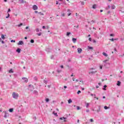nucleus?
Returning <instances> with one entry per match:
<instances>
[{
    "instance_id": "4be33fe9",
    "label": "nucleus",
    "mask_w": 124,
    "mask_h": 124,
    "mask_svg": "<svg viewBox=\"0 0 124 124\" xmlns=\"http://www.w3.org/2000/svg\"><path fill=\"white\" fill-rule=\"evenodd\" d=\"M89 106H90V103H86V108H89Z\"/></svg>"
},
{
    "instance_id": "69168bd1",
    "label": "nucleus",
    "mask_w": 124,
    "mask_h": 124,
    "mask_svg": "<svg viewBox=\"0 0 124 124\" xmlns=\"http://www.w3.org/2000/svg\"><path fill=\"white\" fill-rule=\"evenodd\" d=\"M100 69H102V66H100Z\"/></svg>"
},
{
    "instance_id": "2f4dec72",
    "label": "nucleus",
    "mask_w": 124,
    "mask_h": 124,
    "mask_svg": "<svg viewBox=\"0 0 124 124\" xmlns=\"http://www.w3.org/2000/svg\"><path fill=\"white\" fill-rule=\"evenodd\" d=\"M81 5H84V4H85V2H84V1H81Z\"/></svg>"
},
{
    "instance_id": "e2e57ef3",
    "label": "nucleus",
    "mask_w": 124,
    "mask_h": 124,
    "mask_svg": "<svg viewBox=\"0 0 124 124\" xmlns=\"http://www.w3.org/2000/svg\"><path fill=\"white\" fill-rule=\"evenodd\" d=\"M56 4H59V1H56Z\"/></svg>"
},
{
    "instance_id": "f257e3e1",
    "label": "nucleus",
    "mask_w": 124,
    "mask_h": 124,
    "mask_svg": "<svg viewBox=\"0 0 124 124\" xmlns=\"http://www.w3.org/2000/svg\"><path fill=\"white\" fill-rule=\"evenodd\" d=\"M12 97L15 99H18V97H19V94L18 93H16V92H14L12 93Z\"/></svg>"
},
{
    "instance_id": "13d9d810",
    "label": "nucleus",
    "mask_w": 124,
    "mask_h": 124,
    "mask_svg": "<svg viewBox=\"0 0 124 124\" xmlns=\"http://www.w3.org/2000/svg\"><path fill=\"white\" fill-rule=\"evenodd\" d=\"M48 88H51V85H47Z\"/></svg>"
},
{
    "instance_id": "b1692460",
    "label": "nucleus",
    "mask_w": 124,
    "mask_h": 124,
    "mask_svg": "<svg viewBox=\"0 0 124 124\" xmlns=\"http://www.w3.org/2000/svg\"><path fill=\"white\" fill-rule=\"evenodd\" d=\"M68 102L70 104V103H71V102H72V100H71V99H69Z\"/></svg>"
},
{
    "instance_id": "338daca9",
    "label": "nucleus",
    "mask_w": 124,
    "mask_h": 124,
    "mask_svg": "<svg viewBox=\"0 0 124 124\" xmlns=\"http://www.w3.org/2000/svg\"><path fill=\"white\" fill-rule=\"evenodd\" d=\"M28 29H29V27L27 26L26 27V30H28Z\"/></svg>"
},
{
    "instance_id": "864d4df0",
    "label": "nucleus",
    "mask_w": 124,
    "mask_h": 124,
    "mask_svg": "<svg viewBox=\"0 0 124 124\" xmlns=\"http://www.w3.org/2000/svg\"><path fill=\"white\" fill-rule=\"evenodd\" d=\"M2 70V68L1 67H0V72H1Z\"/></svg>"
},
{
    "instance_id": "c03bdc74",
    "label": "nucleus",
    "mask_w": 124,
    "mask_h": 124,
    "mask_svg": "<svg viewBox=\"0 0 124 124\" xmlns=\"http://www.w3.org/2000/svg\"><path fill=\"white\" fill-rule=\"evenodd\" d=\"M70 15H71V13L70 12L68 13V16H70Z\"/></svg>"
},
{
    "instance_id": "5fc2aeb1",
    "label": "nucleus",
    "mask_w": 124,
    "mask_h": 124,
    "mask_svg": "<svg viewBox=\"0 0 124 124\" xmlns=\"http://www.w3.org/2000/svg\"><path fill=\"white\" fill-rule=\"evenodd\" d=\"M46 28V27H45V26H43L42 29H43L44 30Z\"/></svg>"
},
{
    "instance_id": "dca6fc26",
    "label": "nucleus",
    "mask_w": 124,
    "mask_h": 124,
    "mask_svg": "<svg viewBox=\"0 0 124 124\" xmlns=\"http://www.w3.org/2000/svg\"><path fill=\"white\" fill-rule=\"evenodd\" d=\"M24 0H19L18 3H23Z\"/></svg>"
},
{
    "instance_id": "bb28decb",
    "label": "nucleus",
    "mask_w": 124,
    "mask_h": 124,
    "mask_svg": "<svg viewBox=\"0 0 124 124\" xmlns=\"http://www.w3.org/2000/svg\"><path fill=\"white\" fill-rule=\"evenodd\" d=\"M71 33H70L69 32H67V34H66L67 36H69V35H70Z\"/></svg>"
},
{
    "instance_id": "ddd939ff",
    "label": "nucleus",
    "mask_w": 124,
    "mask_h": 124,
    "mask_svg": "<svg viewBox=\"0 0 124 124\" xmlns=\"http://www.w3.org/2000/svg\"><path fill=\"white\" fill-rule=\"evenodd\" d=\"M33 93H34V94L37 95L38 94V92H37V91L34 90L33 91Z\"/></svg>"
},
{
    "instance_id": "7ed1b4c3",
    "label": "nucleus",
    "mask_w": 124,
    "mask_h": 124,
    "mask_svg": "<svg viewBox=\"0 0 124 124\" xmlns=\"http://www.w3.org/2000/svg\"><path fill=\"white\" fill-rule=\"evenodd\" d=\"M32 8L33 10H37L38 9V7H37L36 5H34L32 6Z\"/></svg>"
},
{
    "instance_id": "c9c22d12",
    "label": "nucleus",
    "mask_w": 124,
    "mask_h": 124,
    "mask_svg": "<svg viewBox=\"0 0 124 124\" xmlns=\"http://www.w3.org/2000/svg\"><path fill=\"white\" fill-rule=\"evenodd\" d=\"M36 32H38V31H39V29L38 28H37L36 29Z\"/></svg>"
},
{
    "instance_id": "8fccbe9b",
    "label": "nucleus",
    "mask_w": 124,
    "mask_h": 124,
    "mask_svg": "<svg viewBox=\"0 0 124 124\" xmlns=\"http://www.w3.org/2000/svg\"><path fill=\"white\" fill-rule=\"evenodd\" d=\"M110 36H114V34H110Z\"/></svg>"
},
{
    "instance_id": "774afa93",
    "label": "nucleus",
    "mask_w": 124,
    "mask_h": 124,
    "mask_svg": "<svg viewBox=\"0 0 124 124\" xmlns=\"http://www.w3.org/2000/svg\"><path fill=\"white\" fill-rule=\"evenodd\" d=\"M100 12H103V10H100Z\"/></svg>"
},
{
    "instance_id": "c756f323",
    "label": "nucleus",
    "mask_w": 124,
    "mask_h": 124,
    "mask_svg": "<svg viewBox=\"0 0 124 124\" xmlns=\"http://www.w3.org/2000/svg\"><path fill=\"white\" fill-rule=\"evenodd\" d=\"M58 73H61L62 72V70H57Z\"/></svg>"
},
{
    "instance_id": "2eb2a0df",
    "label": "nucleus",
    "mask_w": 124,
    "mask_h": 124,
    "mask_svg": "<svg viewBox=\"0 0 124 124\" xmlns=\"http://www.w3.org/2000/svg\"><path fill=\"white\" fill-rule=\"evenodd\" d=\"M103 55L105 57H108V55L107 54H106V53H105V52H103Z\"/></svg>"
},
{
    "instance_id": "a211bd4d",
    "label": "nucleus",
    "mask_w": 124,
    "mask_h": 124,
    "mask_svg": "<svg viewBox=\"0 0 124 124\" xmlns=\"http://www.w3.org/2000/svg\"><path fill=\"white\" fill-rule=\"evenodd\" d=\"M1 37L2 39H3V40L5 39V37H4V35H3V34L1 35Z\"/></svg>"
},
{
    "instance_id": "cd10ccee",
    "label": "nucleus",
    "mask_w": 124,
    "mask_h": 124,
    "mask_svg": "<svg viewBox=\"0 0 124 124\" xmlns=\"http://www.w3.org/2000/svg\"><path fill=\"white\" fill-rule=\"evenodd\" d=\"M30 42L31 43H34V40L33 39H31V41H30Z\"/></svg>"
},
{
    "instance_id": "c85d7f7f",
    "label": "nucleus",
    "mask_w": 124,
    "mask_h": 124,
    "mask_svg": "<svg viewBox=\"0 0 124 124\" xmlns=\"http://www.w3.org/2000/svg\"><path fill=\"white\" fill-rule=\"evenodd\" d=\"M9 112H13V108H10L9 109Z\"/></svg>"
},
{
    "instance_id": "58836bf2",
    "label": "nucleus",
    "mask_w": 124,
    "mask_h": 124,
    "mask_svg": "<svg viewBox=\"0 0 124 124\" xmlns=\"http://www.w3.org/2000/svg\"><path fill=\"white\" fill-rule=\"evenodd\" d=\"M77 93H78V94H79V93H81V91H80V90L78 91Z\"/></svg>"
},
{
    "instance_id": "473e14b6",
    "label": "nucleus",
    "mask_w": 124,
    "mask_h": 124,
    "mask_svg": "<svg viewBox=\"0 0 124 124\" xmlns=\"http://www.w3.org/2000/svg\"><path fill=\"white\" fill-rule=\"evenodd\" d=\"M39 14H40V15H41V16L44 15V14H43V13H41V12H39Z\"/></svg>"
},
{
    "instance_id": "6e6d98bb",
    "label": "nucleus",
    "mask_w": 124,
    "mask_h": 124,
    "mask_svg": "<svg viewBox=\"0 0 124 124\" xmlns=\"http://www.w3.org/2000/svg\"><path fill=\"white\" fill-rule=\"evenodd\" d=\"M77 29H79V25H78L77 27H76Z\"/></svg>"
},
{
    "instance_id": "de8ad7c7",
    "label": "nucleus",
    "mask_w": 124,
    "mask_h": 124,
    "mask_svg": "<svg viewBox=\"0 0 124 124\" xmlns=\"http://www.w3.org/2000/svg\"><path fill=\"white\" fill-rule=\"evenodd\" d=\"M86 112H87V113H89V112H90V110L87 109Z\"/></svg>"
},
{
    "instance_id": "5701e85b",
    "label": "nucleus",
    "mask_w": 124,
    "mask_h": 124,
    "mask_svg": "<svg viewBox=\"0 0 124 124\" xmlns=\"http://www.w3.org/2000/svg\"><path fill=\"white\" fill-rule=\"evenodd\" d=\"M104 88H103V90H104V91H106V89L105 88H107V85H104Z\"/></svg>"
},
{
    "instance_id": "4468645a",
    "label": "nucleus",
    "mask_w": 124,
    "mask_h": 124,
    "mask_svg": "<svg viewBox=\"0 0 124 124\" xmlns=\"http://www.w3.org/2000/svg\"><path fill=\"white\" fill-rule=\"evenodd\" d=\"M14 72V71H13V69H11L9 71V73H13Z\"/></svg>"
},
{
    "instance_id": "680f3d73",
    "label": "nucleus",
    "mask_w": 124,
    "mask_h": 124,
    "mask_svg": "<svg viewBox=\"0 0 124 124\" xmlns=\"http://www.w3.org/2000/svg\"><path fill=\"white\" fill-rule=\"evenodd\" d=\"M61 68H63V65H61Z\"/></svg>"
},
{
    "instance_id": "052dcab7",
    "label": "nucleus",
    "mask_w": 124,
    "mask_h": 124,
    "mask_svg": "<svg viewBox=\"0 0 124 124\" xmlns=\"http://www.w3.org/2000/svg\"><path fill=\"white\" fill-rule=\"evenodd\" d=\"M1 43H2V44H4V41H1Z\"/></svg>"
},
{
    "instance_id": "6ab92c4d",
    "label": "nucleus",
    "mask_w": 124,
    "mask_h": 124,
    "mask_svg": "<svg viewBox=\"0 0 124 124\" xmlns=\"http://www.w3.org/2000/svg\"><path fill=\"white\" fill-rule=\"evenodd\" d=\"M53 114L54 115V116H56V117H58V113H55V111L53 112Z\"/></svg>"
},
{
    "instance_id": "a878e982",
    "label": "nucleus",
    "mask_w": 124,
    "mask_h": 124,
    "mask_svg": "<svg viewBox=\"0 0 124 124\" xmlns=\"http://www.w3.org/2000/svg\"><path fill=\"white\" fill-rule=\"evenodd\" d=\"M93 8L94 9H95L96 8V5L95 4L93 5Z\"/></svg>"
},
{
    "instance_id": "f3484780",
    "label": "nucleus",
    "mask_w": 124,
    "mask_h": 124,
    "mask_svg": "<svg viewBox=\"0 0 124 124\" xmlns=\"http://www.w3.org/2000/svg\"><path fill=\"white\" fill-rule=\"evenodd\" d=\"M45 101L46 102H49V101H50V99L49 98H46L45 99Z\"/></svg>"
},
{
    "instance_id": "423d86ee",
    "label": "nucleus",
    "mask_w": 124,
    "mask_h": 124,
    "mask_svg": "<svg viewBox=\"0 0 124 124\" xmlns=\"http://www.w3.org/2000/svg\"><path fill=\"white\" fill-rule=\"evenodd\" d=\"M23 44H24V42L22 41H19L18 43V45H23Z\"/></svg>"
},
{
    "instance_id": "9b49d317",
    "label": "nucleus",
    "mask_w": 124,
    "mask_h": 124,
    "mask_svg": "<svg viewBox=\"0 0 124 124\" xmlns=\"http://www.w3.org/2000/svg\"><path fill=\"white\" fill-rule=\"evenodd\" d=\"M16 52L18 53V54H20V53H21V49L20 48H17L16 50Z\"/></svg>"
},
{
    "instance_id": "3c124183",
    "label": "nucleus",
    "mask_w": 124,
    "mask_h": 124,
    "mask_svg": "<svg viewBox=\"0 0 124 124\" xmlns=\"http://www.w3.org/2000/svg\"><path fill=\"white\" fill-rule=\"evenodd\" d=\"M89 41H92V38H89Z\"/></svg>"
},
{
    "instance_id": "0eeeda50",
    "label": "nucleus",
    "mask_w": 124,
    "mask_h": 124,
    "mask_svg": "<svg viewBox=\"0 0 124 124\" xmlns=\"http://www.w3.org/2000/svg\"><path fill=\"white\" fill-rule=\"evenodd\" d=\"M60 120H64V122L65 123V122H66V118H65V117H61L60 118Z\"/></svg>"
},
{
    "instance_id": "aec40b11",
    "label": "nucleus",
    "mask_w": 124,
    "mask_h": 124,
    "mask_svg": "<svg viewBox=\"0 0 124 124\" xmlns=\"http://www.w3.org/2000/svg\"><path fill=\"white\" fill-rule=\"evenodd\" d=\"M88 49H89V50H93V47L88 46Z\"/></svg>"
},
{
    "instance_id": "0e129e2a",
    "label": "nucleus",
    "mask_w": 124,
    "mask_h": 124,
    "mask_svg": "<svg viewBox=\"0 0 124 124\" xmlns=\"http://www.w3.org/2000/svg\"><path fill=\"white\" fill-rule=\"evenodd\" d=\"M124 53L122 55H120V57H124Z\"/></svg>"
},
{
    "instance_id": "9d476101",
    "label": "nucleus",
    "mask_w": 124,
    "mask_h": 124,
    "mask_svg": "<svg viewBox=\"0 0 124 124\" xmlns=\"http://www.w3.org/2000/svg\"><path fill=\"white\" fill-rule=\"evenodd\" d=\"M72 41L74 43H76V42L77 41V39L73 38L72 39Z\"/></svg>"
},
{
    "instance_id": "412c9836",
    "label": "nucleus",
    "mask_w": 124,
    "mask_h": 124,
    "mask_svg": "<svg viewBox=\"0 0 124 124\" xmlns=\"http://www.w3.org/2000/svg\"><path fill=\"white\" fill-rule=\"evenodd\" d=\"M46 52H51V49L50 48H46Z\"/></svg>"
},
{
    "instance_id": "a19ab883",
    "label": "nucleus",
    "mask_w": 124,
    "mask_h": 124,
    "mask_svg": "<svg viewBox=\"0 0 124 124\" xmlns=\"http://www.w3.org/2000/svg\"><path fill=\"white\" fill-rule=\"evenodd\" d=\"M10 16V15L9 14H8V16L6 17V18H9Z\"/></svg>"
},
{
    "instance_id": "09e8293b",
    "label": "nucleus",
    "mask_w": 124,
    "mask_h": 124,
    "mask_svg": "<svg viewBox=\"0 0 124 124\" xmlns=\"http://www.w3.org/2000/svg\"><path fill=\"white\" fill-rule=\"evenodd\" d=\"M97 112L98 113V112H100V108H99V109L97 110Z\"/></svg>"
},
{
    "instance_id": "603ef678",
    "label": "nucleus",
    "mask_w": 124,
    "mask_h": 124,
    "mask_svg": "<svg viewBox=\"0 0 124 124\" xmlns=\"http://www.w3.org/2000/svg\"><path fill=\"white\" fill-rule=\"evenodd\" d=\"M11 42H15V40H12L11 41Z\"/></svg>"
},
{
    "instance_id": "e433bc0d",
    "label": "nucleus",
    "mask_w": 124,
    "mask_h": 124,
    "mask_svg": "<svg viewBox=\"0 0 124 124\" xmlns=\"http://www.w3.org/2000/svg\"><path fill=\"white\" fill-rule=\"evenodd\" d=\"M37 34L38 36H40V35H41V33H37Z\"/></svg>"
},
{
    "instance_id": "37998d69",
    "label": "nucleus",
    "mask_w": 124,
    "mask_h": 124,
    "mask_svg": "<svg viewBox=\"0 0 124 124\" xmlns=\"http://www.w3.org/2000/svg\"><path fill=\"white\" fill-rule=\"evenodd\" d=\"M44 83H45V84H47V81H46V80H44Z\"/></svg>"
},
{
    "instance_id": "393cba45",
    "label": "nucleus",
    "mask_w": 124,
    "mask_h": 124,
    "mask_svg": "<svg viewBox=\"0 0 124 124\" xmlns=\"http://www.w3.org/2000/svg\"><path fill=\"white\" fill-rule=\"evenodd\" d=\"M115 8H116V6L115 5H113L111 6V9H115Z\"/></svg>"
},
{
    "instance_id": "1a4fd4ad",
    "label": "nucleus",
    "mask_w": 124,
    "mask_h": 124,
    "mask_svg": "<svg viewBox=\"0 0 124 124\" xmlns=\"http://www.w3.org/2000/svg\"><path fill=\"white\" fill-rule=\"evenodd\" d=\"M96 71L89 72V74H94V73H96Z\"/></svg>"
},
{
    "instance_id": "bf43d9fd",
    "label": "nucleus",
    "mask_w": 124,
    "mask_h": 124,
    "mask_svg": "<svg viewBox=\"0 0 124 124\" xmlns=\"http://www.w3.org/2000/svg\"><path fill=\"white\" fill-rule=\"evenodd\" d=\"M66 88H67V87L66 86H64V89H66Z\"/></svg>"
},
{
    "instance_id": "49530a36",
    "label": "nucleus",
    "mask_w": 124,
    "mask_h": 124,
    "mask_svg": "<svg viewBox=\"0 0 124 124\" xmlns=\"http://www.w3.org/2000/svg\"><path fill=\"white\" fill-rule=\"evenodd\" d=\"M67 12H69V13L70 12V9H67Z\"/></svg>"
},
{
    "instance_id": "f704fd0d",
    "label": "nucleus",
    "mask_w": 124,
    "mask_h": 124,
    "mask_svg": "<svg viewBox=\"0 0 124 124\" xmlns=\"http://www.w3.org/2000/svg\"><path fill=\"white\" fill-rule=\"evenodd\" d=\"M104 109H105V110H107V109H108V107H107V106H105V107H104Z\"/></svg>"
},
{
    "instance_id": "7c9ffc66",
    "label": "nucleus",
    "mask_w": 124,
    "mask_h": 124,
    "mask_svg": "<svg viewBox=\"0 0 124 124\" xmlns=\"http://www.w3.org/2000/svg\"><path fill=\"white\" fill-rule=\"evenodd\" d=\"M61 16H62V17H64V16H65V14L63 13L61 15Z\"/></svg>"
},
{
    "instance_id": "ea45409f",
    "label": "nucleus",
    "mask_w": 124,
    "mask_h": 124,
    "mask_svg": "<svg viewBox=\"0 0 124 124\" xmlns=\"http://www.w3.org/2000/svg\"><path fill=\"white\" fill-rule=\"evenodd\" d=\"M109 40H111V41H114V40H116V39H114V38H112L109 39Z\"/></svg>"
},
{
    "instance_id": "39448f33",
    "label": "nucleus",
    "mask_w": 124,
    "mask_h": 124,
    "mask_svg": "<svg viewBox=\"0 0 124 124\" xmlns=\"http://www.w3.org/2000/svg\"><path fill=\"white\" fill-rule=\"evenodd\" d=\"M4 113H5V115H4V118H7V117H8L9 114L6 111H5Z\"/></svg>"
},
{
    "instance_id": "72a5a7b5",
    "label": "nucleus",
    "mask_w": 124,
    "mask_h": 124,
    "mask_svg": "<svg viewBox=\"0 0 124 124\" xmlns=\"http://www.w3.org/2000/svg\"><path fill=\"white\" fill-rule=\"evenodd\" d=\"M77 110H80V107L77 106Z\"/></svg>"
},
{
    "instance_id": "a18cd8bd",
    "label": "nucleus",
    "mask_w": 124,
    "mask_h": 124,
    "mask_svg": "<svg viewBox=\"0 0 124 124\" xmlns=\"http://www.w3.org/2000/svg\"><path fill=\"white\" fill-rule=\"evenodd\" d=\"M10 11H11V10H10V9H9L8 11H7V13L10 12Z\"/></svg>"
},
{
    "instance_id": "4c0bfd02",
    "label": "nucleus",
    "mask_w": 124,
    "mask_h": 124,
    "mask_svg": "<svg viewBox=\"0 0 124 124\" xmlns=\"http://www.w3.org/2000/svg\"><path fill=\"white\" fill-rule=\"evenodd\" d=\"M21 26H23V23H20L18 25V27H21Z\"/></svg>"
},
{
    "instance_id": "f8f14e48",
    "label": "nucleus",
    "mask_w": 124,
    "mask_h": 124,
    "mask_svg": "<svg viewBox=\"0 0 124 124\" xmlns=\"http://www.w3.org/2000/svg\"><path fill=\"white\" fill-rule=\"evenodd\" d=\"M121 81H117V85L119 87H120V86H121Z\"/></svg>"
},
{
    "instance_id": "f03ea898",
    "label": "nucleus",
    "mask_w": 124,
    "mask_h": 124,
    "mask_svg": "<svg viewBox=\"0 0 124 124\" xmlns=\"http://www.w3.org/2000/svg\"><path fill=\"white\" fill-rule=\"evenodd\" d=\"M104 66H107V65H109L110 63L108 62V60H106L103 61Z\"/></svg>"
},
{
    "instance_id": "79ce46f5",
    "label": "nucleus",
    "mask_w": 124,
    "mask_h": 124,
    "mask_svg": "<svg viewBox=\"0 0 124 124\" xmlns=\"http://www.w3.org/2000/svg\"><path fill=\"white\" fill-rule=\"evenodd\" d=\"M90 122H91V123L93 122V119H90Z\"/></svg>"
},
{
    "instance_id": "20e7f679",
    "label": "nucleus",
    "mask_w": 124,
    "mask_h": 124,
    "mask_svg": "<svg viewBox=\"0 0 124 124\" xmlns=\"http://www.w3.org/2000/svg\"><path fill=\"white\" fill-rule=\"evenodd\" d=\"M22 79L25 83H27V82L29 81V79H28L27 78H22Z\"/></svg>"
},
{
    "instance_id": "6e6552de",
    "label": "nucleus",
    "mask_w": 124,
    "mask_h": 124,
    "mask_svg": "<svg viewBox=\"0 0 124 124\" xmlns=\"http://www.w3.org/2000/svg\"><path fill=\"white\" fill-rule=\"evenodd\" d=\"M78 52L79 54H81L82 53V49L80 48H78Z\"/></svg>"
},
{
    "instance_id": "4d7b16f0",
    "label": "nucleus",
    "mask_w": 124,
    "mask_h": 124,
    "mask_svg": "<svg viewBox=\"0 0 124 124\" xmlns=\"http://www.w3.org/2000/svg\"><path fill=\"white\" fill-rule=\"evenodd\" d=\"M96 89H98V88H99V87L98 85H97V86H96Z\"/></svg>"
}]
</instances>
